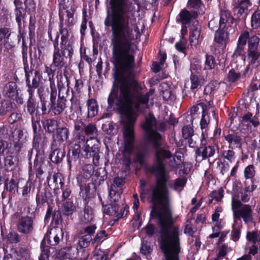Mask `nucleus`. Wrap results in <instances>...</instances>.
Segmentation results:
<instances>
[{
  "mask_svg": "<svg viewBox=\"0 0 260 260\" xmlns=\"http://www.w3.org/2000/svg\"><path fill=\"white\" fill-rule=\"evenodd\" d=\"M231 206L234 220L236 218L239 220L242 219L246 224L254 222L253 211L251 206L248 204H243L238 197H236L235 196H232Z\"/></svg>",
  "mask_w": 260,
  "mask_h": 260,
  "instance_id": "obj_5",
  "label": "nucleus"
},
{
  "mask_svg": "<svg viewBox=\"0 0 260 260\" xmlns=\"http://www.w3.org/2000/svg\"><path fill=\"white\" fill-rule=\"evenodd\" d=\"M225 140L229 143V148L233 146L236 147H241V138L236 134H229L225 137Z\"/></svg>",
  "mask_w": 260,
  "mask_h": 260,
  "instance_id": "obj_29",
  "label": "nucleus"
},
{
  "mask_svg": "<svg viewBox=\"0 0 260 260\" xmlns=\"http://www.w3.org/2000/svg\"><path fill=\"white\" fill-rule=\"evenodd\" d=\"M76 210V206L73 201H67L63 203L62 207V211L65 215H70Z\"/></svg>",
  "mask_w": 260,
  "mask_h": 260,
  "instance_id": "obj_38",
  "label": "nucleus"
},
{
  "mask_svg": "<svg viewBox=\"0 0 260 260\" xmlns=\"http://www.w3.org/2000/svg\"><path fill=\"white\" fill-rule=\"evenodd\" d=\"M60 10H66V22L68 26H73L75 20L74 17L75 9L72 7V2L69 0H60Z\"/></svg>",
  "mask_w": 260,
  "mask_h": 260,
  "instance_id": "obj_9",
  "label": "nucleus"
},
{
  "mask_svg": "<svg viewBox=\"0 0 260 260\" xmlns=\"http://www.w3.org/2000/svg\"><path fill=\"white\" fill-rule=\"evenodd\" d=\"M99 148L95 145L91 146L88 140L86 141V144L81 149V156L86 158L92 157L94 163H95V160L98 161L99 159Z\"/></svg>",
  "mask_w": 260,
  "mask_h": 260,
  "instance_id": "obj_8",
  "label": "nucleus"
},
{
  "mask_svg": "<svg viewBox=\"0 0 260 260\" xmlns=\"http://www.w3.org/2000/svg\"><path fill=\"white\" fill-rule=\"evenodd\" d=\"M241 122L247 126H250L251 124L254 127L258 126L259 123L257 118L255 116H253L252 114L250 112L243 115L241 117Z\"/></svg>",
  "mask_w": 260,
  "mask_h": 260,
  "instance_id": "obj_28",
  "label": "nucleus"
},
{
  "mask_svg": "<svg viewBox=\"0 0 260 260\" xmlns=\"http://www.w3.org/2000/svg\"><path fill=\"white\" fill-rule=\"evenodd\" d=\"M193 133V129L190 125L184 126L182 128V135L184 139L191 138Z\"/></svg>",
  "mask_w": 260,
  "mask_h": 260,
  "instance_id": "obj_60",
  "label": "nucleus"
},
{
  "mask_svg": "<svg viewBox=\"0 0 260 260\" xmlns=\"http://www.w3.org/2000/svg\"><path fill=\"white\" fill-rule=\"evenodd\" d=\"M107 236L105 231H101L98 232L95 236L92 238V243H101L103 242Z\"/></svg>",
  "mask_w": 260,
  "mask_h": 260,
  "instance_id": "obj_64",
  "label": "nucleus"
},
{
  "mask_svg": "<svg viewBox=\"0 0 260 260\" xmlns=\"http://www.w3.org/2000/svg\"><path fill=\"white\" fill-rule=\"evenodd\" d=\"M156 124V119L154 116L149 113L145 117V121L142 123V126L145 131L148 139L151 141L155 140L154 143V146L157 147L159 145L158 140L162 139V136L154 129V127Z\"/></svg>",
  "mask_w": 260,
  "mask_h": 260,
  "instance_id": "obj_6",
  "label": "nucleus"
},
{
  "mask_svg": "<svg viewBox=\"0 0 260 260\" xmlns=\"http://www.w3.org/2000/svg\"><path fill=\"white\" fill-rule=\"evenodd\" d=\"M28 99L27 102V111L31 116V119H34V116L38 113L39 106L34 97L33 89L28 90Z\"/></svg>",
  "mask_w": 260,
  "mask_h": 260,
  "instance_id": "obj_17",
  "label": "nucleus"
},
{
  "mask_svg": "<svg viewBox=\"0 0 260 260\" xmlns=\"http://www.w3.org/2000/svg\"><path fill=\"white\" fill-rule=\"evenodd\" d=\"M77 247H71L61 249L58 253V256L62 259H76L77 256Z\"/></svg>",
  "mask_w": 260,
  "mask_h": 260,
  "instance_id": "obj_23",
  "label": "nucleus"
},
{
  "mask_svg": "<svg viewBox=\"0 0 260 260\" xmlns=\"http://www.w3.org/2000/svg\"><path fill=\"white\" fill-rule=\"evenodd\" d=\"M41 253L39 257V260H49L50 256L49 247L43 244V242L41 244Z\"/></svg>",
  "mask_w": 260,
  "mask_h": 260,
  "instance_id": "obj_53",
  "label": "nucleus"
},
{
  "mask_svg": "<svg viewBox=\"0 0 260 260\" xmlns=\"http://www.w3.org/2000/svg\"><path fill=\"white\" fill-rule=\"evenodd\" d=\"M124 183L125 181L123 178L117 177L114 179L109 192V196L113 201L118 202L120 199V194L122 193L123 190L121 188L117 189V188H120Z\"/></svg>",
  "mask_w": 260,
  "mask_h": 260,
  "instance_id": "obj_12",
  "label": "nucleus"
},
{
  "mask_svg": "<svg viewBox=\"0 0 260 260\" xmlns=\"http://www.w3.org/2000/svg\"><path fill=\"white\" fill-rule=\"evenodd\" d=\"M11 35L9 29L7 27H1L0 28V48L3 45V40L8 39Z\"/></svg>",
  "mask_w": 260,
  "mask_h": 260,
  "instance_id": "obj_62",
  "label": "nucleus"
},
{
  "mask_svg": "<svg viewBox=\"0 0 260 260\" xmlns=\"http://www.w3.org/2000/svg\"><path fill=\"white\" fill-rule=\"evenodd\" d=\"M11 144L7 141L0 140V155H8L10 153Z\"/></svg>",
  "mask_w": 260,
  "mask_h": 260,
  "instance_id": "obj_51",
  "label": "nucleus"
},
{
  "mask_svg": "<svg viewBox=\"0 0 260 260\" xmlns=\"http://www.w3.org/2000/svg\"><path fill=\"white\" fill-rule=\"evenodd\" d=\"M202 153L203 159H206L212 156L215 152V147L213 145H208L207 146H202L200 149L196 150V153L200 155Z\"/></svg>",
  "mask_w": 260,
  "mask_h": 260,
  "instance_id": "obj_27",
  "label": "nucleus"
},
{
  "mask_svg": "<svg viewBox=\"0 0 260 260\" xmlns=\"http://www.w3.org/2000/svg\"><path fill=\"white\" fill-rule=\"evenodd\" d=\"M70 79L68 76L66 72L63 74L60 73L58 77V88L70 87Z\"/></svg>",
  "mask_w": 260,
  "mask_h": 260,
  "instance_id": "obj_39",
  "label": "nucleus"
},
{
  "mask_svg": "<svg viewBox=\"0 0 260 260\" xmlns=\"http://www.w3.org/2000/svg\"><path fill=\"white\" fill-rule=\"evenodd\" d=\"M91 242H92V238L90 235H83L79 239L78 247V248L86 249Z\"/></svg>",
  "mask_w": 260,
  "mask_h": 260,
  "instance_id": "obj_44",
  "label": "nucleus"
},
{
  "mask_svg": "<svg viewBox=\"0 0 260 260\" xmlns=\"http://www.w3.org/2000/svg\"><path fill=\"white\" fill-rule=\"evenodd\" d=\"M66 155V151L63 148H55L50 155V158L52 162L56 164L62 162Z\"/></svg>",
  "mask_w": 260,
  "mask_h": 260,
  "instance_id": "obj_25",
  "label": "nucleus"
},
{
  "mask_svg": "<svg viewBox=\"0 0 260 260\" xmlns=\"http://www.w3.org/2000/svg\"><path fill=\"white\" fill-rule=\"evenodd\" d=\"M240 75L241 74L239 71L232 69L229 71L227 79L230 82H235L240 78Z\"/></svg>",
  "mask_w": 260,
  "mask_h": 260,
  "instance_id": "obj_58",
  "label": "nucleus"
},
{
  "mask_svg": "<svg viewBox=\"0 0 260 260\" xmlns=\"http://www.w3.org/2000/svg\"><path fill=\"white\" fill-rule=\"evenodd\" d=\"M45 92V87L44 86L38 87V93L40 98L41 103L42 105V114H45L47 111V107L46 106L45 101L44 100L43 98Z\"/></svg>",
  "mask_w": 260,
  "mask_h": 260,
  "instance_id": "obj_56",
  "label": "nucleus"
},
{
  "mask_svg": "<svg viewBox=\"0 0 260 260\" xmlns=\"http://www.w3.org/2000/svg\"><path fill=\"white\" fill-rule=\"evenodd\" d=\"M216 64V61L213 56L211 55H206L204 67L205 70L213 69L215 68Z\"/></svg>",
  "mask_w": 260,
  "mask_h": 260,
  "instance_id": "obj_52",
  "label": "nucleus"
},
{
  "mask_svg": "<svg viewBox=\"0 0 260 260\" xmlns=\"http://www.w3.org/2000/svg\"><path fill=\"white\" fill-rule=\"evenodd\" d=\"M219 19V28L221 29L231 27L233 23L234 18L231 16L230 12L227 10H221Z\"/></svg>",
  "mask_w": 260,
  "mask_h": 260,
  "instance_id": "obj_19",
  "label": "nucleus"
},
{
  "mask_svg": "<svg viewBox=\"0 0 260 260\" xmlns=\"http://www.w3.org/2000/svg\"><path fill=\"white\" fill-rule=\"evenodd\" d=\"M260 26V10L254 12L251 16V26L253 28H257Z\"/></svg>",
  "mask_w": 260,
  "mask_h": 260,
  "instance_id": "obj_55",
  "label": "nucleus"
},
{
  "mask_svg": "<svg viewBox=\"0 0 260 260\" xmlns=\"http://www.w3.org/2000/svg\"><path fill=\"white\" fill-rule=\"evenodd\" d=\"M94 167L91 164H85L83 166L77 177L78 182H87L93 175Z\"/></svg>",
  "mask_w": 260,
  "mask_h": 260,
  "instance_id": "obj_14",
  "label": "nucleus"
},
{
  "mask_svg": "<svg viewBox=\"0 0 260 260\" xmlns=\"http://www.w3.org/2000/svg\"><path fill=\"white\" fill-rule=\"evenodd\" d=\"M43 125L45 131L49 133H53L57 129V122L54 119H47L43 122Z\"/></svg>",
  "mask_w": 260,
  "mask_h": 260,
  "instance_id": "obj_40",
  "label": "nucleus"
},
{
  "mask_svg": "<svg viewBox=\"0 0 260 260\" xmlns=\"http://www.w3.org/2000/svg\"><path fill=\"white\" fill-rule=\"evenodd\" d=\"M218 30L216 32L214 40L217 43L225 44L228 40V34L227 32L222 30Z\"/></svg>",
  "mask_w": 260,
  "mask_h": 260,
  "instance_id": "obj_42",
  "label": "nucleus"
},
{
  "mask_svg": "<svg viewBox=\"0 0 260 260\" xmlns=\"http://www.w3.org/2000/svg\"><path fill=\"white\" fill-rule=\"evenodd\" d=\"M94 177H96V179H95V181L100 184L101 182L104 181L107 179V171L104 168H99L95 171Z\"/></svg>",
  "mask_w": 260,
  "mask_h": 260,
  "instance_id": "obj_47",
  "label": "nucleus"
},
{
  "mask_svg": "<svg viewBox=\"0 0 260 260\" xmlns=\"http://www.w3.org/2000/svg\"><path fill=\"white\" fill-rule=\"evenodd\" d=\"M211 101H209L208 105L206 106V109H204L202 113V118L200 121V125L202 129L207 127L210 121V115L211 114L213 117L215 118V113L213 108L211 107Z\"/></svg>",
  "mask_w": 260,
  "mask_h": 260,
  "instance_id": "obj_18",
  "label": "nucleus"
},
{
  "mask_svg": "<svg viewBox=\"0 0 260 260\" xmlns=\"http://www.w3.org/2000/svg\"><path fill=\"white\" fill-rule=\"evenodd\" d=\"M7 237L11 243H17L21 241V236L16 232H9Z\"/></svg>",
  "mask_w": 260,
  "mask_h": 260,
  "instance_id": "obj_59",
  "label": "nucleus"
},
{
  "mask_svg": "<svg viewBox=\"0 0 260 260\" xmlns=\"http://www.w3.org/2000/svg\"><path fill=\"white\" fill-rule=\"evenodd\" d=\"M17 158L16 157L9 153L4 157V164L3 168L6 171H12L17 165Z\"/></svg>",
  "mask_w": 260,
  "mask_h": 260,
  "instance_id": "obj_24",
  "label": "nucleus"
},
{
  "mask_svg": "<svg viewBox=\"0 0 260 260\" xmlns=\"http://www.w3.org/2000/svg\"><path fill=\"white\" fill-rule=\"evenodd\" d=\"M46 156L43 149L37 150L36 158L34 161V168L36 172V176L40 178L43 173L42 165H43Z\"/></svg>",
  "mask_w": 260,
  "mask_h": 260,
  "instance_id": "obj_15",
  "label": "nucleus"
},
{
  "mask_svg": "<svg viewBox=\"0 0 260 260\" xmlns=\"http://www.w3.org/2000/svg\"><path fill=\"white\" fill-rule=\"evenodd\" d=\"M15 6V15L16 20L19 25H20L21 21L23 20L25 16V10L23 8L22 5L14 3Z\"/></svg>",
  "mask_w": 260,
  "mask_h": 260,
  "instance_id": "obj_35",
  "label": "nucleus"
},
{
  "mask_svg": "<svg viewBox=\"0 0 260 260\" xmlns=\"http://www.w3.org/2000/svg\"><path fill=\"white\" fill-rule=\"evenodd\" d=\"M158 225L160 229V247L166 260H179L181 247L179 227L174 225V220Z\"/></svg>",
  "mask_w": 260,
  "mask_h": 260,
  "instance_id": "obj_2",
  "label": "nucleus"
},
{
  "mask_svg": "<svg viewBox=\"0 0 260 260\" xmlns=\"http://www.w3.org/2000/svg\"><path fill=\"white\" fill-rule=\"evenodd\" d=\"M69 131L66 127H59L57 129L56 139L52 144L53 147L60 146V144L66 141L69 137Z\"/></svg>",
  "mask_w": 260,
  "mask_h": 260,
  "instance_id": "obj_22",
  "label": "nucleus"
},
{
  "mask_svg": "<svg viewBox=\"0 0 260 260\" xmlns=\"http://www.w3.org/2000/svg\"><path fill=\"white\" fill-rule=\"evenodd\" d=\"M80 154L81 155V149L79 144H74L72 148L71 151L68 153V162L70 168L76 164L79 159Z\"/></svg>",
  "mask_w": 260,
  "mask_h": 260,
  "instance_id": "obj_20",
  "label": "nucleus"
},
{
  "mask_svg": "<svg viewBox=\"0 0 260 260\" xmlns=\"http://www.w3.org/2000/svg\"><path fill=\"white\" fill-rule=\"evenodd\" d=\"M162 139L158 140L159 145L155 147V140L151 141L153 147L155 149L156 165L154 170L157 173L156 185L150 188L149 192L150 203L152 205L150 216L151 218L156 219L158 224L173 220L170 207V200L168 187L166 185L165 168L163 162L164 159L170 158L172 154L170 151L162 147Z\"/></svg>",
  "mask_w": 260,
  "mask_h": 260,
  "instance_id": "obj_1",
  "label": "nucleus"
},
{
  "mask_svg": "<svg viewBox=\"0 0 260 260\" xmlns=\"http://www.w3.org/2000/svg\"><path fill=\"white\" fill-rule=\"evenodd\" d=\"M71 105L70 107L71 115L70 116L71 118H75L79 113H81V107L80 106V101L77 99H75L73 96V91H72V95L70 99Z\"/></svg>",
  "mask_w": 260,
  "mask_h": 260,
  "instance_id": "obj_26",
  "label": "nucleus"
},
{
  "mask_svg": "<svg viewBox=\"0 0 260 260\" xmlns=\"http://www.w3.org/2000/svg\"><path fill=\"white\" fill-rule=\"evenodd\" d=\"M58 98L67 103L68 99L70 97V87L59 88Z\"/></svg>",
  "mask_w": 260,
  "mask_h": 260,
  "instance_id": "obj_61",
  "label": "nucleus"
},
{
  "mask_svg": "<svg viewBox=\"0 0 260 260\" xmlns=\"http://www.w3.org/2000/svg\"><path fill=\"white\" fill-rule=\"evenodd\" d=\"M258 252V248L254 244L249 248L248 254H245L238 258L236 260H252V255H255Z\"/></svg>",
  "mask_w": 260,
  "mask_h": 260,
  "instance_id": "obj_46",
  "label": "nucleus"
},
{
  "mask_svg": "<svg viewBox=\"0 0 260 260\" xmlns=\"http://www.w3.org/2000/svg\"><path fill=\"white\" fill-rule=\"evenodd\" d=\"M94 217L92 209L89 206H85L83 210V213L81 217L83 222L87 223L91 221Z\"/></svg>",
  "mask_w": 260,
  "mask_h": 260,
  "instance_id": "obj_36",
  "label": "nucleus"
},
{
  "mask_svg": "<svg viewBox=\"0 0 260 260\" xmlns=\"http://www.w3.org/2000/svg\"><path fill=\"white\" fill-rule=\"evenodd\" d=\"M14 3L22 5L24 4L25 9L30 12L35 11L36 9V5L34 0H14Z\"/></svg>",
  "mask_w": 260,
  "mask_h": 260,
  "instance_id": "obj_49",
  "label": "nucleus"
},
{
  "mask_svg": "<svg viewBox=\"0 0 260 260\" xmlns=\"http://www.w3.org/2000/svg\"><path fill=\"white\" fill-rule=\"evenodd\" d=\"M23 119L21 113L14 112L11 113L8 118V122L10 124H16L21 126L23 123Z\"/></svg>",
  "mask_w": 260,
  "mask_h": 260,
  "instance_id": "obj_31",
  "label": "nucleus"
},
{
  "mask_svg": "<svg viewBox=\"0 0 260 260\" xmlns=\"http://www.w3.org/2000/svg\"><path fill=\"white\" fill-rule=\"evenodd\" d=\"M224 85V83H218L216 81L210 82L204 89V93L206 95H212L221 85Z\"/></svg>",
  "mask_w": 260,
  "mask_h": 260,
  "instance_id": "obj_30",
  "label": "nucleus"
},
{
  "mask_svg": "<svg viewBox=\"0 0 260 260\" xmlns=\"http://www.w3.org/2000/svg\"><path fill=\"white\" fill-rule=\"evenodd\" d=\"M34 219L29 216L21 217L17 224V230L24 235L30 234L32 233L35 228Z\"/></svg>",
  "mask_w": 260,
  "mask_h": 260,
  "instance_id": "obj_7",
  "label": "nucleus"
},
{
  "mask_svg": "<svg viewBox=\"0 0 260 260\" xmlns=\"http://www.w3.org/2000/svg\"><path fill=\"white\" fill-rule=\"evenodd\" d=\"M247 42L248 60L253 68H257L260 65L259 38L255 35L250 36L249 32L247 30L241 32L233 57L237 58L242 54Z\"/></svg>",
  "mask_w": 260,
  "mask_h": 260,
  "instance_id": "obj_3",
  "label": "nucleus"
},
{
  "mask_svg": "<svg viewBox=\"0 0 260 260\" xmlns=\"http://www.w3.org/2000/svg\"><path fill=\"white\" fill-rule=\"evenodd\" d=\"M77 256L76 260H87L89 255V251L87 249L77 247Z\"/></svg>",
  "mask_w": 260,
  "mask_h": 260,
  "instance_id": "obj_50",
  "label": "nucleus"
},
{
  "mask_svg": "<svg viewBox=\"0 0 260 260\" xmlns=\"http://www.w3.org/2000/svg\"><path fill=\"white\" fill-rule=\"evenodd\" d=\"M49 106V112H52L55 115L60 114L67 107L65 101L52 95L50 96Z\"/></svg>",
  "mask_w": 260,
  "mask_h": 260,
  "instance_id": "obj_11",
  "label": "nucleus"
},
{
  "mask_svg": "<svg viewBox=\"0 0 260 260\" xmlns=\"http://www.w3.org/2000/svg\"><path fill=\"white\" fill-rule=\"evenodd\" d=\"M24 69L26 73V81L28 87V90L38 88L39 86L41 77L40 72L38 70H35L34 72L30 71L27 72L26 70L25 67H24Z\"/></svg>",
  "mask_w": 260,
  "mask_h": 260,
  "instance_id": "obj_13",
  "label": "nucleus"
},
{
  "mask_svg": "<svg viewBox=\"0 0 260 260\" xmlns=\"http://www.w3.org/2000/svg\"><path fill=\"white\" fill-rule=\"evenodd\" d=\"M12 108L11 102L6 100L0 101V116L5 115L8 112L11 111Z\"/></svg>",
  "mask_w": 260,
  "mask_h": 260,
  "instance_id": "obj_43",
  "label": "nucleus"
},
{
  "mask_svg": "<svg viewBox=\"0 0 260 260\" xmlns=\"http://www.w3.org/2000/svg\"><path fill=\"white\" fill-rule=\"evenodd\" d=\"M63 236V233L61 229H55L47 233L42 242L44 245L47 241L51 245H56L59 243Z\"/></svg>",
  "mask_w": 260,
  "mask_h": 260,
  "instance_id": "obj_10",
  "label": "nucleus"
},
{
  "mask_svg": "<svg viewBox=\"0 0 260 260\" xmlns=\"http://www.w3.org/2000/svg\"><path fill=\"white\" fill-rule=\"evenodd\" d=\"M207 105L204 103H200L197 105H194L190 109V114L194 119L198 120L200 118L201 113H203L204 109H206Z\"/></svg>",
  "mask_w": 260,
  "mask_h": 260,
  "instance_id": "obj_32",
  "label": "nucleus"
},
{
  "mask_svg": "<svg viewBox=\"0 0 260 260\" xmlns=\"http://www.w3.org/2000/svg\"><path fill=\"white\" fill-rule=\"evenodd\" d=\"M84 132L85 134L90 136L91 139L97 136V128L95 125L93 123H89L85 125Z\"/></svg>",
  "mask_w": 260,
  "mask_h": 260,
  "instance_id": "obj_48",
  "label": "nucleus"
},
{
  "mask_svg": "<svg viewBox=\"0 0 260 260\" xmlns=\"http://www.w3.org/2000/svg\"><path fill=\"white\" fill-rule=\"evenodd\" d=\"M241 235V228L239 226H233V229L231 232L232 239L234 242H237L240 239Z\"/></svg>",
  "mask_w": 260,
  "mask_h": 260,
  "instance_id": "obj_63",
  "label": "nucleus"
},
{
  "mask_svg": "<svg viewBox=\"0 0 260 260\" xmlns=\"http://www.w3.org/2000/svg\"><path fill=\"white\" fill-rule=\"evenodd\" d=\"M88 114L89 118H92L95 116L98 111V107L96 101L94 99H89L87 101Z\"/></svg>",
  "mask_w": 260,
  "mask_h": 260,
  "instance_id": "obj_34",
  "label": "nucleus"
},
{
  "mask_svg": "<svg viewBox=\"0 0 260 260\" xmlns=\"http://www.w3.org/2000/svg\"><path fill=\"white\" fill-rule=\"evenodd\" d=\"M60 33L61 37V43L60 48L58 47L57 42L54 43V51L53 55L52 64L55 67L61 69L66 67V60L68 58H70L73 54V48L70 43H68V30L66 28H61Z\"/></svg>",
  "mask_w": 260,
  "mask_h": 260,
  "instance_id": "obj_4",
  "label": "nucleus"
},
{
  "mask_svg": "<svg viewBox=\"0 0 260 260\" xmlns=\"http://www.w3.org/2000/svg\"><path fill=\"white\" fill-rule=\"evenodd\" d=\"M16 84L14 82H10L5 85L3 93L5 96L8 98H12L15 96L16 93Z\"/></svg>",
  "mask_w": 260,
  "mask_h": 260,
  "instance_id": "obj_33",
  "label": "nucleus"
},
{
  "mask_svg": "<svg viewBox=\"0 0 260 260\" xmlns=\"http://www.w3.org/2000/svg\"><path fill=\"white\" fill-rule=\"evenodd\" d=\"M5 186L7 191L12 192L14 191L15 189L17 190L18 183L14 179H11L10 180H9L7 178L5 180Z\"/></svg>",
  "mask_w": 260,
  "mask_h": 260,
  "instance_id": "obj_57",
  "label": "nucleus"
},
{
  "mask_svg": "<svg viewBox=\"0 0 260 260\" xmlns=\"http://www.w3.org/2000/svg\"><path fill=\"white\" fill-rule=\"evenodd\" d=\"M251 5L249 0H242L236 6L237 9H239L237 12L238 17H240L243 13H245L248 9V7Z\"/></svg>",
  "mask_w": 260,
  "mask_h": 260,
  "instance_id": "obj_45",
  "label": "nucleus"
},
{
  "mask_svg": "<svg viewBox=\"0 0 260 260\" xmlns=\"http://www.w3.org/2000/svg\"><path fill=\"white\" fill-rule=\"evenodd\" d=\"M255 167L253 165L247 166L244 171V177L246 179H252L255 175Z\"/></svg>",
  "mask_w": 260,
  "mask_h": 260,
  "instance_id": "obj_54",
  "label": "nucleus"
},
{
  "mask_svg": "<svg viewBox=\"0 0 260 260\" xmlns=\"http://www.w3.org/2000/svg\"><path fill=\"white\" fill-rule=\"evenodd\" d=\"M197 16L198 14L196 12H190L186 10H183L179 13L177 19L183 25H184L189 23L190 21L192 23L193 21L196 20L195 19Z\"/></svg>",
  "mask_w": 260,
  "mask_h": 260,
  "instance_id": "obj_21",
  "label": "nucleus"
},
{
  "mask_svg": "<svg viewBox=\"0 0 260 260\" xmlns=\"http://www.w3.org/2000/svg\"><path fill=\"white\" fill-rule=\"evenodd\" d=\"M78 183L80 187V195L81 196L83 199L86 200V199L88 198L90 195V184L89 183H87V182H83V183Z\"/></svg>",
  "mask_w": 260,
  "mask_h": 260,
  "instance_id": "obj_41",
  "label": "nucleus"
},
{
  "mask_svg": "<svg viewBox=\"0 0 260 260\" xmlns=\"http://www.w3.org/2000/svg\"><path fill=\"white\" fill-rule=\"evenodd\" d=\"M111 204L107 205L103 207L104 212L107 214L110 215H114L117 213L119 209V206L116 203L117 202H114L111 198Z\"/></svg>",
  "mask_w": 260,
  "mask_h": 260,
  "instance_id": "obj_37",
  "label": "nucleus"
},
{
  "mask_svg": "<svg viewBox=\"0 0 260 260\" xmlns=\"http://www.w3.org/2000/svg\"><path fill=\"white\" fill-rule=\"evenodd\" d=\"M201 26L198 21L195 20L189 25L190 36L189 42L191 46H196L199 42Z\"/></svg>",
  "mask_w": 260,
  "mask_h": 260,
  "instance_id": "obj_16",
  "label": "nucleus"
}]
</instances>
